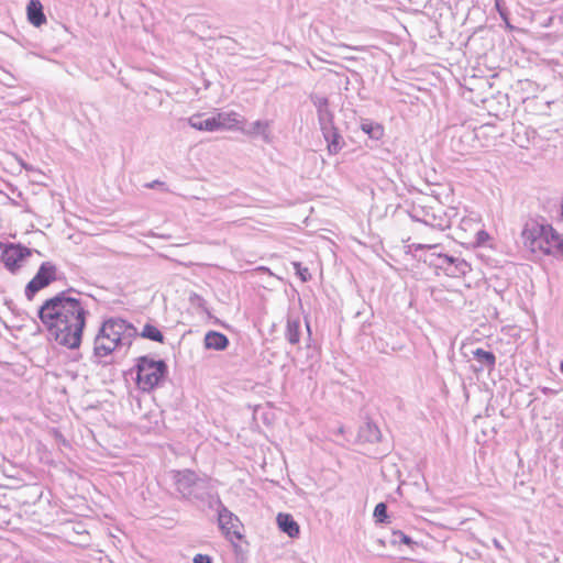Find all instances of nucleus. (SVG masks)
I'll use <instances>...</instances> for the list:
<instances>
[{
    "instance_id": "5",
    "label": "nucleus",
    "mask_w": 563,
    "mask_h": 563,
    "mask_svg": "<svg viewBox=\"0 0 563 563\" xmlns=\"http://www.w3.org/2000/svg\"><path fill=\"white\" fill-rule=\"evenodd\" d=\"M102 333L109 334L112 342L128 350L136 334V329L121 318H111L102 324Z\"/></svg>"
},
{
    "instance_id": "16",
    "label": "nucleus",
    "mask_w": 563,
    "mask_h": 563,
    "mask_svg": "<svg viewBox=\"0 0 563 563\" xmlns=\"http://www.w3.org/2000/svg\"><path fill=\"white\" fill-rule=\"evenodd\" d=\"M188 123L191 128L199 131L213 132L219 130L214 117L205 118L203 114H194L188 119Z\"/></svg>"
},
{
    "instance_id": "4",
    "label": "nucleus",
    "mask_w": 563,
    "mask_h": 563,
    "mask_svg": "<svg viewBox=\"0 0 563 563\" xmlns=\"http://www.w3.org/2000/svg\"><path fill=\"white\" fill-rule=\"evenodd\" d=\"M177 492L184 498L203 499L207 482L189 470L178 471L174 475Z\"/></svg>"
},
{
    "instance_id": "30",
    "label": "nucleus",
    "mask_w": 563,
    "mask_h": 563,
    "mask_svg": "<svg viewBox=\"0 0 563 563\" xmlns=\"http://www.w3.org/2000/svg\"><path fill=\"white\" fill-rule=\"evenodd\" d=\"M430 224L432 227L439 228L442 231L445 230L446 228H449V223L448 222H445V223H443V222H439V223L430 222Z\"/></svg>"
},
{
    "instance_id": "38",
    "label": "nucleus",
    "mask_w": 563,
    "mask_h": 563,
    "mask_svg": "<svg viewBox=\"0 0 563 563\" xmlns=\"http://www.w3.org/2000/svg\"><path fill=\"white\" fill-rule=\"evenodd\" d=\"M561 371L563 372V362L561 363Z\"/></svg>"
},
{
    "instance_id": "35",
    "label": "nucleus",
    "mask_w": 563,
    "mask_h": 563,
    "mask_svg": "<svg viewBox=\"0 0 563 563\" xmlns=\"http://www.w3.org/2000/svg\"><path fill=\"white\" fill-rule=\"evenodd\" d=\"M306 329H307L308 335H310V327H309L308 322L306 323Z\"/></svg>"
},
{
    "instance_id": "19",
    "label": "nucleus",
    "mask_w": 563,
    "mask_h": 563,
    "mask_svg": "<svg viewBox=\"0 0 563 563\" xmlns=\"http://www.w3.org/2000/svg\"><path fill=\"white\" fill-rule=\"evenodd\" d=\"M472 354H473V357L481 365L478 371H483L484 368L492 371L495 367L496 356L493 352L485 351L483 349H476L472 352Z\"/></svg>"
},
{
    "instance_id": "24",
    "label": "nucleus",
    "mask_w": 563,
    "mask_h": 563,
    "mask_svg": "<svg viewBox=\"0 0 563 563\" xmlns=\"http://www.w3.org/2000/svg\"><path fill=\"white\" fill-rule=\"evenodd\" d=\"M362 130L374 140H379L384 133L383 126L373 122L362 123Z\"/></svg>"
},
{
    "instance_id": "17",
    "label": "nucleus",
    "mask_w": 563,
    "mask_h": 563,
    "mask_svg": "<svg viewBox=\"0 0 563 563\" xmlns=\"http://www.w3.org/2000/svg\"><path fill=\"white\" fill-rule=\"evenodd\" d=\"M277 525L278 528L287 533L290 538H296L299 536L300 529L298 523L294 520L292 516L289 514H278L277 516Z\"/></svg>"
},
{
    "instance_id": "22",
    "label": "nucleus",
    "mask_w": 563,
    "mask_h": 563,
    "mask_svg": "<svg viewBox=\"0 0 563 563\" xmlns=\"http://www.w3.org/2000/svg\"><path fill=\"white\" fill-rule=\"evenodd\" d=\"M471 271L470 265L462 258H456L452 267L449 268L446 275L452 277L464 276Z\"/></svg>"
},
{
    "instance_id": "23",
    "label": "nucleus",
    "mask_w": 563,
    "mask_h": 563,
    "mask_svg": "<svg viewBox=\"0 0 563 563\" xmlns=\"http://www.w3.org/2000/svg\"><path fill=\"white\" fill-rule=\"evenodd\" d=\"M141 335L145 339L161 343L164 340L163 333L155 325H152L150 323L144 325Z\"/></svg>"
},
{
    "instance_id": "7",
    "label": "nucleus",
    "mask_w": 563,
    "mask_h": 563,
    "mask_svg": "<svg viewBox=\"0 0 563 563\" xmlns=\"http://www.w3.org/2000/svg\"><path fill=\"white\" fill-rule=\"evenodd\" d=\"M57 267L52 262H43L25 287V296L32 299L41 289L47 287L52 282L56 280Z\"/></svg>"
},
{
    "instance_id": "18",
    "label": "nucleus",
    "mask_w": 563,
    "mask_h": 563,
    "mask_svg": "<svg viewBox=\"0 0 563 563\" xmlns=\"http://www.w3.org/2000/svg\"><path fill=\"white\" fill-rule=\"evenodd\" d=\"M228 344H229L228 338L220 332L209 331L205 335V346L207 349L222 351L228 346Z\"/></svg>"
},
{
    "instance_id": "28",
    "label": "nucleus",
    "mask_w": 563,
    "mask_h": 563,
    "mask_svg": "<svg viewBox=\"0 0 563 563\" xmlns=\"http://www.w3.org/2000/svg\"><path fill=\"white\" fill-rule=\"evenodd\" d=\"M294 268L296 269L297 275L300 277L301 282H307L311 278L309 269L307 267H302L300 263H292Z\"/></svg>"
},
{
    "instance_id": "12",
    "label": "nucleus",
    "mask_w": 563,
    "mask_h": 563,
    "mask_svg": "<svg viewBox=\"0 0 563 563\" xmlns=\"http://www.w3.org/2000/svg\"><path fill=\"white\" fill-rule=\"evenodd\" d=\"M324 140L328 143V151L330 154H336L342 148V136L339 134L334 124H329L320 128Z\"/></svg>"
},
{
    "instance_id": "10",
    "label": "nucleus",
    "mask_w": 563,
    "mask_h": 563,
    "mask_svg": "<svg viewBox=\"0 0 563 563\" xmlns=\"http://www.w3.org/2000/svg\"><path fill=\"white\" fill-rule=\"evenodd\" d=\"M310 99L317 109L318 121H319L320 128L332 124L333 123V113L329 109L328 98L316 93V95H311Z\"/></svg>"
},
{
    "instance_id": "37",
    "label": "nucleus",
    "mask_w": 563,
    "mask_h": 563,
    "mask_svg": "<svg viewBox=\"0 0 563 563\" xmlns=\"http://www.w3.org/2000/svg\"><path fill=\"white\" fill-rule=\"evenodd\" d=\"M479 234H481V238H484V235H487L484 231H481Z\"/></svg>"
},
{
    "instance_id": "1",
    "label": "nucleus",
    "mask_w": 563,
    "mask_h": 563,
    "mask_svg": "<svg viewBox=\"0 0 563 563\" xmlns=\"http://www.w3.org/2000/svg\"><path fill=\"white\" fill-rule=\"evenodd\" d=\"M87 314L80 300L65 292L47 299L38 309V318L49 336L67 349L79 347Z\"/></svg>"
},
{
    "instance_id": "11",
    "label": "nucleus",
    "mask_w": 563,
    "mask_h": 563,
    "mask_svg": "<svg viewBox=\"0 0 563 563\" xmlns=\"http://www.w3.org/2000/svg\"><path fill=\"white\" fill-rule=\"evenodd\" d=\"M271 123L269 121H263L257 120L253 122L247 129L241 128L240 130L249 136H261L264 142L271 143L272 142V135H271Z\"/></svg>"
},
{
    "instance_id": "21",
    "label": "nucleus",
    "mask_w": 563,
    "mask_h": 563,
    "mask_svg": "<svg viewBox=\"0 0 563 563\" xmlns=\"http://www.w3.org/2000/svg\"><path fill=\"white\" fill-rule=\"evenodd\" d=\"M358 434L362 440L371 443L378 442L382 437L380 430L373 422H366L361 427Z\"/></svg>"
},
{
    "instance_id": "33",
    "label": "nucleus",
    "mask_w": 563,
    "mask_h": 563,
    "mask_svg": "<svg viewBox=\"0 0 563 563\" xmlns=\"http://www.w3.org/2000/svg\"><path fill=\"white\" fill-rule=\"evenodd\" d=\"M541 391L544 394V395H548V394H555L556 391L551 389V388H548V387H542L541 388Z\"/></svg>"
},
{
    "instance_id": "8",
    "label": "nucleus",
    "mask_w": 563,
    "mask_h": 563,
    "mask_svg": "<svg viewBox=\"0 0 563 563\" xmlns=\"http://www.w3.org/2000/svg\"><path fill=\"white\" fill-rule=\"evenodd\" d=\"M218 522L221 531L230 542L234 543L242 539V523L240 519L223 506L221 501H219L218 508Z\"/></svg>"
},
{
    "instance_id": "29",
    "label": "nucleus",
    "mask_w": 563,
    "mask_h": 563,
    "mask_svg": "<svg viewBox=\"0 0 563 563\" xmlns=\"http://www.w3.org/2000/svg\"><path fill=\"white\" fill-rule=\"evenodd\" d=\"M194 563H211V558L205 554H197L194 558Z\"/></svg>"
},
{
    "instance_id": "14",
    "label": "nucleus",
    "mask_w": 563,
    "mask_h": 563,
    "mask_svg": "<svg viewBox=\"0 0 563 563\" xmlns=\"http://www.w3.org/2000/svg\"><path fill=\"white\" fill-rule=\"evenodd\" d=\"M26 14L29 22L36 27L46 23V16L40 0H30L26 7Z\"/></svg>"
},
{
    "instance_id": "6",
    "label": "nucleus",
    "mask_w": 563,
    "mask_h": 563,
    "mask_svg": "<svg viewBox=\"0 0 563 563\" xmlns=\"http://www.w3.org/2000/svg\"><path fill=\"white\" fill-rule=\"evenodd\" d=\"M32 252L26 246L10 243L4 246L0 261L10 273L15 274L24 266L26 258L32 255Z\"/></svg>"
},
{
    "instance_id": "36",
    "label": "nucleus",
    "mask_w": 563,
    "mask_h": 563,
    "mask_svg": "<svg viewBox=\"0 0 563 563\" xmlns=\"http://www.w3.org/2000/svg\"><path fill=\"white\" fill-rule=\"evenodd\" d=\"M479 234H481V238H484V235H487L484 231H481Z\"/></svg>"
},
{
    "instance_id": "2",
    "label": "nucleus",
    "mask_w": 563,
    "mask_h": 563,
    "mask_svg": "<svg viewBox=\"0 0 563 563\" xmlns=\"http://www.w3.org/2000/svg\"><path fill=\"white\" fill-rule=\"evenodd\" d=\"M522 243L532 253L563 255V239L549 224L528 221L521 232Z\"/></svg>"
},
{
    "instance_id": "3",
    "label": "nucleus",
    "mask_w": 563,
    "mask_h": 563,
    "mask_svg": "<svg viewBox=\"0 0 563 563\" xmlns=\"http://www.w3.org/2000/svg\"><path fill=\"white\" fill-rule=\"evenodd\" d=\"M164 361H154L147 356H141L136 364V382L141 389L151 390L156 387L166 373Z\"/></svg>"
},
{
    "instance_id": "15",
    "label": "nucleus",
    "mask_w": 563,
    "mask_h": 563,
    "mask_svg": "<svg viewBox=\"0 0 563 563\" xmlns=\"http://www.w3.org/2000/svg\"><path fill=\"white\" fill-rule=\"evenodd\" d=\"M301 336V322L298 317L288 316L285 338L291 345H297L300 342Z\"/></svg>"
},
{
    "instance_id": "20",
    "label": "nucleus",
    "mask_w": 563,
    "mask_h": 563,
    "mask_svg": "<svg viewBox=\"0 0 563 563\" xmlns=\"http://www.w3.org/2000/svg\"><path fill=\"white\" fill-rule=\"evenodd\" d=\"M424 263H428L431 266H434L435 268H441L445 272V274L449 272V268L453 266L457 257H453L446 254H438L437 258H427V257H419Z\"/></svg>"
},
{
    "instance_id": "9",
    "label": "nucleus",
    "mask_w": 563,
    "mask_h": 563,
    "mask_svg": "<svg viewBox=\"0 0 563 563\" xmlns=\"http://www.w3.org/2000/svg\"><path fill=\"white\" fill-rule=\"evenodd\" d=\"M120 349L121 347L117 343L112 342L109 334L102 333V327H100L93 341V356L102 358Z\"/></svg>"
},
{
    "instance_id": "34",
    "label": "nucleus",
    "mask_w": 563,
    "mask_h": 563,
    "mask_svg": "<svg viewBox=\"0 0 563 563\" xmlns=\"http://www.w3.org/2000/svg\"><path fill=\"white\" fill-rule=\"evenodd\" d=\"M461 140H462V136H460L459 139H456L455 136H453V137H452V141H451V142H452V146L455 148V146H456V145H455V143H456V142H461Z\"/></svg>"
},
{
    "instance_id": "26",
    "label": "nucleus",
    "mask_w": 563,
    "mask_h": 563,
    "mask_svg": "<svg viewBox=\"0 0 563 563\" xmlns=\"http://www.w3.org/2000/svg\"><path fill=\"white\" fill-rule=\"evenodd\" d=\"M391 542L395 543V544L399 543V544H406V545H409V547L413 543L411 538H409L402 531H394L393 532Z\"/></svg>"
},
{
    "instance_id": "27",
    "label": "nucleus",
    "mask_w": 563,
    "mask_h": 563,
    "mask_svg": "<svg viewBox=\"0 0 563 563\" xmlns=\"http://www.w3.org/2000/svg\"><path fill=\"white\" fill-rule=\"evenodd\" d=\"M374 517L377 522H384L387 519V506L384 503L376 505L374 509Z\"/></svg>"
},
{
    "instance_id": "31",
    "label": "nucleus",
    "mask_w": 563,
    "mask_h": 563,
    "mask_svg": "<svg viewBox=\"0 0 563 563\" xmlns=\"http://www.w3.org/2000/svg\"><path fill=\"white\" fill-rule=\"evenodd\" d=\"M438 254H442L441 252H438L437 250L435 251H431L430 253L426 254L423 257H427V258H437V255Z\"/></svg>"
},
{
    "instance_id": "25",
    "label": "nucleus",
    "mask_w": 563,
    "mask_h": 563,
    "mask_svg": "<svg viewBox=\"0 0 563 563\" xmlns=\"http://www.w3.org/2000/svg\"><path fill=\"white\" fill-rule=\"evenodd\" d=\"M410 249L417 251H435L440 247L439 243H435L433 241H427L426 243H412L409 246Z\"/></svg>"
},
{
    "instance_id": "32",
    "label": "nucleus",
    "mask_w": 563,
    "mask_h": 563,
    "mask_svg": "<svg viewBox=\"0 0 563 563\" xmlns=\"http://www.w3.org/2000/svg\"><path fill=\"white\" fill-rule=\"evenodd\" d=\"M164 184L159 180H154L147 185L148 188H155L156 186H163Z\"/></svg>"
},
{
    "instance_id": "13",
    "label": "nucleus",
    "mask_w": 563,
    "mask_h": 563,
    "mask_svg": "<svg viewBox=\"0 0 563 563\" xmlns=\"http://www.w3.org/2000/svg\"><path fill=\"white\" fill-rule=\"evenodd\" d=\"M214 120L217 122V125H219V130H233V129H241L240 123L243 122L241 117L234 112H218L217 115H213Z\"/></svg>"
}]
</instances>
